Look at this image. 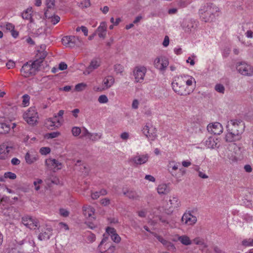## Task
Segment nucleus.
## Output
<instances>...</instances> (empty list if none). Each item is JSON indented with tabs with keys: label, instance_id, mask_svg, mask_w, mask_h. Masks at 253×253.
<instances>
[{
	"label": "nucleus",
	"instance_id": "obj_1",
	"mask_svg": "<svg viewBox=\"0 0 253 253\" xmlns=\"http://www.w3.org/2000/svg\"><path fill=\"white\" fill-rule=\"evenodd\" d=\"M194 82L196 83L193 77L189 76H181L174 78L171 83V86L173 90L177 94L186 96L192 92L193 89L189 87Z\"/></svg>",
	"mask_w": 253,
	"mask_h": 253
},
{
	"label": "nucleus",
	"instance_id": "obj_2",
	"mask_svg": "<svg viewBox=\"0 0 253 253\" xmlns=\"http://www.w3.org/2000/svg\"><path fill=\"white\" fill-rule=\"evenodd\" d=\"M228 132L226 134L225 139L227 142H234L240 138V135L244 130V124L239 120H230L227 125Z\"/></svg>",
	"mask_w": 253,
	"mask_h": 253
},
{
	"label": "nucleus",
	"instance_id": "obj_3",
	"mask_svg": "<svg viewBox=\"0 0 253 253\" xmlns=\"http://www.w3.org/2000/svg\"><path fill=\"white\" fill-rule=\"evenodd\" d=\"M220 10L218 7L212 3H207L199 10L201 19L205 22L212 21L218 16Z\"/></svg>",
	"mask_w": 253,
	"mask_h": 253
},
{
	"label": "nucleus",
	"instance_id": "obj_4",
	"mask_svg": "<svg viewBox=\"0 0 253 253\" xmlns=\"http://www.w3.org/2000/svg\"><path fill=\"white\" fill-rule=\"evenodd\" d=\"M180 163L174 160L168 161L167 170L170 174L177 181L181 180V177L185 174L186 170L183 168H179Z\"/></svg>",
	"mask_w": 253,
	"mask_h": 253
},
{
	"label": "nucleus",
	"instance_id": "obj_5",
	"mask_svg": "<svg viewBox=\"0 0 253 253\" xmlns=\"http://www.w3.org/2000/svg\"><path fill=\"white\" fill-rule=\"evenodd\" d=\"M24 120L28 124L31 126L37 125L39 116L35 107H30L23 115Z\"/></svg>",
	"mask_w": 253,
	"mask_h": 253
},
{
	"label": "nucleus",
	"instance_id": "obj_6",
	"mask_svg": "<svg viewBox=\"0 0 253 253\" xmlns=\"http://www.w3.org/2000/svg\"><path fill=\"white\" fill-rule=\"evenodd\" d=\"M39 67V62L34 61L32 64L27 63L24 64L21 69V75L25 77H29L34 74L36 70Z\"/></svg>",
	"mask_w": 253,
	"mask_h": 253
},
{
	"label": "nucleus",
	"instance_id": "obj_7",
	"mask_svg": "<svg viewBox=\"0 0 253 253\" xmlns=\"http://www.w3.org/2000/svg\"><path fill=\"white\" fill-rule=\"evenodd\" d=\"M146 67L143 65L135 66L133 70V76L134 78V82L137 83H142L147 73Z\"/></svg>",
	"mask_w": 253,
	"mask_h": 253
},
{
	"label": "nucleus",
	"instance_id": "obj_8",
	"mask_svg": "<svg viewBox=\"0 0 253 253\" xmlns=\"http://www.w3.org/2000/svg\"><path fill=\"white\" fill-rule=\"evenodd\" d=\"M108 241V237L103 235V238L98 247V250L100 253H113L115 251V247L111 245Z\"/></svg>",
	"mask_w": 253,
	"mask_h": 253
},
{
	"label": "nucleus",
	"instance_id": "obj_9",
	"mask_svg": "<svg viewBox=\"0 0 253 253\" xmlns=\"http://www.w3.org/2000/svg\"><path fill=\"white\" fill-rule=\"evenodd\" d=\"M62 44L68 47L80 46L82 44V40L78 37L69 36H65L62 39Z\"/></svg>",
	"mask_w": 253,
	"mask_h": 253
},
{
	"label": "nucleus",
	"instance_id": "obj_10",
	"mask_svg": "<svg viewBox=\"0 0 253 253\" xmlns=\"http://www.w3.org/2000/svg\"><path fill=\"white\" fill-rule=\"evenodd\" d=\"M38 230L39 232L38 238L40 241L49 239L52 234V228L47 225L41 226L39 225Z\"/></svg>",
	"mask_w": 253,
	"mask_h": 253
},
{
	"label": "nucleus",
	"instance_id": "obj_11",
	"mask_svg": "<svg viewBox=\"0 0 253 253\" xmlns=\"http://www.w3.org/2000/svg\"><path fill=\"white\" fill-rule=\"evenodd\" d=\"M22 223L31 230H35L40 225L39 220L37 218L28 215L22 217Z\"/></svg>",
	"mask_w": 253,
	"mask_h": 253
},
{
	"label": "nucleus",
	"instance_id": "obj_12",
	"mask_svg": "<svg viewBox=\"0 0 253 253\" xmlns=\"http://www.w3.org/2000/svg\"><path fill=\"white\" fill-rule=\"evenodd\" d=\"M197 221V218L192 214V211H186L181 219V223L187 226H193Z\"/></svg>",
	"mask_w": 253,
	"mask_h": 253
},
{
	"label": "nucleus",
	"instance_id": "obj_13",
	"mask_svg": "<svg viewBox=\"0 0 253 253\" xmlns=\"http://www.w3.org/2000/svg\"><path fill=\"white\" fill-rule=\"evenodd\" d=\"M142 131L146 137L150 140L153 141L157 137L156 128L150 123H146Z\"/></svg>",
	"mask_w": 253,
	"mask_h": 253
},
{
	"label": "nucleus",
	"instance_id": "obj_14",
	"mask_svg": "<svg viewBox=\"0 0 253 253\" xmlns=\"http://www.w3.org/2000/svg\"><path fill=\"white\" fill-rule=\"evenodd\" d=\"M169 64L168 59L163 56L156 57L154 61V66L155 68L161 72H165Z\"/></svg>",
	"mask_w": 253,
	"mask_h": 253
},
{
	"label": "nucleus",
	"instance_id": "obj_15",
	"mask_svg": "<svg viewBox=\"0 0 253 253\" xmlns=\"http://www.w3.org/2000/svg\"><path fill=\"white\" fill-rule=\"evenodd\" d=\"M237 70L244 76H251L253 75V66L246 63L241 62L237 66Z\"/></svg>",
	"mask_w": 253,
	"mask_h": 253
},
{
	"label": "nucleus",
	"instance_id": "obj_16",
	"mask_svg": "<svg viewBox=\"0 0 253 253\" xmlns=\"http://www.w3.org/2000/svg\"><path fill=\"white\" fill-rule=\"evenodd\" d=\"M45 166L47 168L54 172L61 169L63 167V164L58 160L48 158L45 160Z\"/></svg>",
	"mask_w": 253,
	"mask_h": 253
},
{
	"label": "nucleus",
	"instance_id": "obj_17",
	"mask_svg": "<svg viewBox=\"0 0 253 253\" xmlns=\"http://www.w3.org/2000/svg\"><path fill=\"white\" fill-rule=\"evenodd\" d=\"M44 125L48 129L52 130L55 128L59 127L62 125V122L61 120L58 118L56 115H54L53 118L46 119Z\"/></svg>",
	"mask_w": 253,
	"mask_h": 253
},
{
	"label": "nucleus",
	"instance_id": "obj_18",
	"mask_svg": "<svg viewBox=\"0 0 253 253\" xmlns=\"http://www.w3.org/2000/svg\"><path fill=\"white\" fill-rule=\"evenodd\" d=\"M179 206L180 202L178 198L176 197H172L167 202V205L164 209L165 212L167 214H169L173 212L174 209L178 208Z\"/></svg>",
	"mask_w": 253,
	"mask_h": 253
},
{
	"label": "nucleus",
	"instance_id": "obj_19",
	"mask_svg": "<svg viewBox=\"0 0 253 253\" xmlns=\"http://www.w3.org/2000/svg\"><path fill=\"white\" fill-rule=\"evenodd\" d=\"M207 130L214 134H220L223 131V127L219 123L214 122L208 125Z\"/></svg>",
	"mask_w": 253,
	"mask_h": 253
},
{
	"label": "nucleus",
	"instance_id": "obj_20",
	"mask_svg": "<svg viewBox=\"0 0 253 253\" xmlns=\"http://www.w3.org/2000/svg\"><path fill=\"white\" fill-rule=\"evenodd\" d=\"M220 140L214 137H209L204 142L206 147L209 149L218 148L219 147Z\"/></svg>",
	"mask_w": 253,
	"mask_h": 253
},
{
	"label": "nucleus",
	"instance_id": "obj_21",
	"mask_svg": "<svg viewBox=\"0 0 253 253\" xmlns=\"http://www.w3.org/2000/svg\"><path fill=\"white\" fill-rule=\"evenodd\" d=\"M101 63V60L100 58L95 57L93 58L89 65V66L86 68L84 73H87L88 74H90L93 70L97 69L100 65Z\"/></svg>",
	"mask_w": 253,
	"mask_h": 253
},
{
	"label": "nucleus",
	"instance_id": "obj_22",
	"mask_svg": "<svg viewBox=\"0 0 253 253\" xmlns=\"http://www.w3.org/2000/svg\"><path fill=\"white\" fill-rule=\"evenodd\" d=\"M83 213L86 218L90 220L94 219V209L89 205L84 206L83 208Z\"/></svg>",
	"mask_w": 253,
	"mask_h": 253
},
{
	"label": "nucleus",
	"instance_id": "obj_23",
	"mask_svg": "<svg viewBox=\"0 0 253 253\" xmlns=\"http://www.w3.org/2000/svg\"><path fill=\"white\" fill-rule=\"evenodd\" d=\"M115 83V79L113 76L109 75L105 77L102 81V89L106 90L110 88Z\"/></svg>",
	"mask_w": 253,
	"mask_h": 253
},
{
	"label": "nucleus",
	"instance_id": "obj_24",
	"mask_svg": "<svg viewBox=\"0 0 253 253\" xmlns=\"http://www.w3.org/2000/svg\"><path fill=\"white\" fill-rule=\"evenodd\" d=\"M106 232L108 235L111 236L112 240L114 242L119 243L121 241V237L114 228L108 227L106 229Z\"/></svg>",
	"mask_w": 253,
	"mask_h": 253
},
{
	"label": "nucleus",
	"instance_id": "obj_25",
	"mask_svg": "<svg viewBox=\"0 0 253 253\" xmlns=\"http://www.w3.org/2000/svg\"><path fill=\"white\" fill-rule=\"evenodd\" d=\"M149 159L147 154L137 155L131 158V161L136 165H142L146 163Z\"/></svg>",
	"mask_w": 253,
	"mask_h": 253
},
{
	"label": "nucleus",
	"instance_id": "obj_26",
	"mask_svg": "<svg viewBox=\"0 0 253 253\" xmlns=\"http://www.w3.org/2000/svg\"><path fill=\"white\" fill-rule=\"evenodd\" d=\"M123 194L129 199L133 200H139L140 198L136 191L130 189H124Z\"/></svg>",
	"mask_w": 253,
	"mask_h": 253
},
{
	"label": "nucleus",
	"instance_id": "obj_27",
	"mask_svg": "<svg viewBox=\"0 0 253 253\" xmlns=\"http://www.w3.org/2000/svg\"><path fill=\"white\" fill-rule=\"evenodd\" d=\"M177 239H173V241L176 242L179 241L182 245L185 246H189L192 244V241L190 239L189 237L186 235H183L181 236L177 235Z\"/></svg>",
	"mask_w": 253,
	"mask_h": 253
},
{
	"label": "nucleus",
	"instance_id": "obj_28",
	"mask_svg": "<svg viewBox=\"0 0 253 253\" xmlns=\"http://www.w3.org/2000/svg\"><path fill=\"white\" fill-rule=\"evenodd\" d=\"M38 159V155L32 152H27L25 156L26 162L30 165L36 162Z\"/></svg>",
	"mask_w": 253,
	"mask_h": 253
},
{
	"label": "nucleus",
	"instance_id": "obj_29",
	"mask_svg": "<svg viewBox=\"0 0 253 253\" xmlns=\"http://www.w3.org/2000/svg\"><path fill=\"white\" fill-rule=\"evenodd\" d=\"M10 148V147L4 144L0 145V159L5 160L7 158Z\"/></svg>",
	"mask_w": 253,
	"mask_h": 253
},
{
	"label": "nucleus",
	"instance_id": "obj_30",
	"mask_svg": "<svg viewBox=\"0 0 253 253\" xmlns=\"http://www.w3.org/2000/svg\"><path fill=\"white\" fill-rule=\"evenodd\" d=\"M106 23L102 22L100 23L99 26L97 28L98 36L101 38H104L106 35Z\"/></svg>",
	"mask_w": 253,
	"mask_h": 253
},
{
	"label": "nucleus",
	"instance_id": "obj_31",
	"mask_svg": "<svg viewBox=\"0 0 253 253\" xmlns=\"http://www.w3.org/2000/svg\"><path fill=\"white\" fill-rule=\"evenodd\" d=\"M46 19L48 20V21L51 22V24L53 25H56L57 23H58L60 20V18L59 16L53 15L51 16H50L49 15H48V10H47L45 13H44Z\"/></svg>",
	"mask_w": 253,
	"mask_h": 253
},
{
	"label": "nucleus",
	"instance_id": "obj_32",
	"mask_svg": "<svg viewBox=\"0 0 253 253\" xmlns=\"http://www.w3.org/2000/svg\"><path fill=\"white\" fill-rule=\"evenodd\" d=\"M33 13L32 8L31 7L27 8L22 14L23 19L29 20L32 22V14Z\"/></svg>",
	"mask_w": 253,
	"mask_h": 253
},
{
	"label": "nucleus",
	"instance_id": "obj_33",
	"mask_svg": "<svg viewBox=\"0 0 253 253\" xmlns=\"http://www.w3.org/2000/svg\"><path fill=\"white\" fill-rule=\"evenodd\" d=\"M169 190L168 185L166 184H160L157 188V191L159 194H167Z\"/></svg>",
	"mask_w": 253,
	"mask_h": 253
},
{
	"label": "nucleus",
	"instance_id": "obj_34",
	"mask_svg": "<svg viewBox=\"0 0 253 253\" xmlns=\"http://www.w3.org/2000/svg\"><path fill=\"white\" fill-rule=\"evenodd\" d=\"M10 126L5 123H0V134L6 133L9 131Z\"/></svg>",
	"mask_w": 253,
	"mask_h": 253
},
{
	"label": "nucleus",
	"instance_id": "obj_35",
	"mask_svg": "<svg viewBox=\"0 0 253 253\" xmlns=\"http://www.w3.org/2000/svg\"><path fill=\"white\" fill-rule=\"evenodd\" d=\"M102 134L101 133H91L88 139L92 141H96L99 140L102 137Z\"/></svg>",
	"mask_w": 253,
	"mask_h": 253
},
{
	"label": "nucleus",
	"instance_id": "obj_36",
	"mask_svg": "<svg viewBox=\"0 0 253 253\" xmlns=\"http://www.w3.org/2000/svg\"><path fill=\"white\" fill-rule=\"evenodd\" d=\"M87 87V84L84 83L78 84L75 85V90L76 91L80 92L84 90Z\"/></svg>",
	"mask_w": 253,
	"mask_h": 253
},
{
	"label": "nucleus",
	"instance_id": "obj_37",
	"mask_svg": "<svg viewBox=\"0 0 253 253\" xmlns=\"http://www.w3.org/2000/svg\"><path fill=\"white\" fill-rule=\"evenodd\" d=\"M114 70L117 74H122L124 71V67L122 65L117 64L114 65Z\"/></svg>",
	"mask_w": 253,
	"mask_h": 253
},
{
	"label": "nucleus",
	"instance_id": "obj_38",
	"mask_svg": "<svg viewBox=\"0 0 253 253\" xmlns=\"http://www.w3.org/2000/svg\"><path fill=\"white\" fill-rule=\"evenodd\" d=\"M60 135V133L59 132H52L50 133H48L45 134V137L47 138H54L57 137Z\"/></svg>",
	"mask_w": 253,
	"mask_h": 253
},
{
	"label": "nucleus",
	"instance_id": "obj_39",
	"mask_svg": "<svg viewBox=\"0 0 253 253\" xmlns=\"http://www.w3.org/2000/svg\"><path fill=\"white\" fill-rule=\"evenodd\" d=\"M42 183V180L40 179H37L34 181L35 189L39 191L41 188V185Z\"/></svg>",
	"mask_w": 253,
	"mask_h": 253
},
{
	"label": "nucleus",
	"instance_id": "obj_40",
	"mask_svg": "<svg viewBox=\"0 0 253 253\" xmlns=\"http://www.w3.org/2000/svg\"><path fill=\"white\" fill-rule=\"evenodd\" d=\"M4 178L15 179L16 178V175L12 172L8 171L4 173Z\"/></svg>",
	"mask_w": 253,
	"mask_h": 253
},
{
	"label": "nucleus",
	"instance_id": "obj_41",
	"mask_svg": "<svg viewBox=\"0 0 253 253\" xmlns=\"http://www.w3.org/2000/svg\"><path fill=\"white\" fill-rule=\"evenodd\" d=\"M72 133L74 136H78L81 133V129L79 127L74 126L72 129Z\"/></svg>",
	"mask_w": 253,
	"mask_h": 253
},
{
	"label": "nucleus",
	"instance_id": "obj_42",
	"mask_svg": "<svg viewBox=\"0 0 253 253\" xmlns=\"http://www.w3.org/2000/svg\"><path fill=\"white\" fill-rule=\"evenodd\" d=\"M22 104L24 106H27L29 104L30 97L27 94H25L22 97Z\"/></svg>",
	"mask_w": 253,
	"mask_h": 253
},
{
	"label": "nucleus",
	"instance_id": "obj_43",
	"mask_svg": "<svg viewBox=\"0 0 253 253\" xmlns=\"http://www.w3.org/2000/svg\"><path fill=\"white\" fill-rule=\"evenodd\" d=\"M40 153L42 155H46L50 152V149L49 147H42L40 150Z\"/></svg>",
	"mask_w": 253,
	"mask_h": 253
},
{
	"label": "nucleus",
	"instance_id": "obj_44",
	"mask_svg": "<svg viewBox=\"0 0 253 253\" xmlns=\"http://www.w3.org/2000/svg\"><path fill=\"white\" fill-rule=\"evenodd\" d=\"M242 245L246 247L253 246V240L251 239H246L242 241Z\"/></svg>",
	"mask_w": 253,
	"mask_h": 253
},
{
	"label": "nucleus",
	"instance_id": "obj_45",
	"mask_svg": "<svg viewBox=\"0 0 253 253\" xmlns=\"http://www.w3.org/2000/svg\"><path fill=\"white\" fill-rule=\"evenodd\" d=\"M98 101L100 103H106L108 102V99L106 95H101L98 97Z\"/></svg>",
	"mask_w": 253,
	"mask_h": 253
},
{
	"label": "nucleus",
	"instance_id": "obj_46",
	"mask_svg": "<svg viewBox=\"0 0 253 253\" xmlns=\"http://www.w3.org/2000/svg\"><path fill=\"white\" fill-rule=\"evenodd\" d=\"M215 89L216 91L223 93L224 92V87L222 84H217L215 86Z\"/></svg>",
	"mask_w": 253,
	"mask_h": 253
},
{
	"label": "nucleus",
	"instance_id": "obj_47",
	"mask_svg": "<svg viewBox=\"0 0 253 253\" xmlns=\"http://www.w3.org/2000/svg\"><path fill=\"white\" fill-rule=\"evenodd\" d=\"M194 243L198 245H204V240L201 239L200 237H196L193 240Z\"/></svg>",
	"mask_w": 253,
	"mask_h": 253
},
{
	"label": "nucleus",
	"instance_id": "obj_48",
	"mask_svg": "<svg viewBox=\"0 0 253 253\" xmlns=\"http://www.w3.org/2000/svg\"><path fill=\"white\" fill-rule=\"evenodd\" d=\"M45 3L47 8H51L54 5V0H46Z\"/></svg>",
	"mask_w": 253,
	"mask_h": 253
},
{
	"label": "nucleus",
	"instance_id": "obj_49",
	"mask_svg": "<svg viewBox=\"0 0 253 253\" xmlns=\"http://www.w3.org/2000/svg\"><path fill=\"white\" fill-rule=\"evenodd\" d=\"M156 238H157V240L159 242H160L162 244H163L164 245L167 246L169 243V242L168 241H167L166 240H165V239H164L162 237H161L160 236H156Z\"/></svg>",
	"mask_w": 253,
	"mask_h": 253
},
{
	"label": "nucleus",
	"instance_id": "obj_50",
	"mask_svg": "<svg viewBox=\"0 0 253 253\" xmlns=\"http://www.w3.org/2000/svg\"><path fill=\"white\" fill-rule=\"evenodd\" d=\"M100 204L104 206H107L110 204V200L108 198H104L100 200Z\"/></svg>",
	"mask_w": 253,
	"mask_h": 253
},
{
	"label": "nucleus",
	"instance_id": "obj_51",
	"mask_svg": "<svg viewBox=\"0 0 253 253\" xmlns=\"http://www.w3.org/2000/svg\"><path fill=\"white\" fill-rule=\"evenodd\" d=\"M60 214L63 217H67L69 215V211L64 209H61L59 210Z\"/></svg>",
	"mask_w": 253,
	"mask_h": 253
},
{
	"label": "nucleus",
	"instance_id": "obj_52",
	"mask_svg": "<svg viewBox=\"0 0 253 253\" xmlns=\"http://www.w3.org/2000/svg\"><path fill=\"white\" fill-rule=\"evenodd\" d=\"M96 239V236L94 234L92 233H89L87 237V240L89 242L92 243L95 241Z\"/></svg>",
	"mask_w": 253,
	"mask_h": 253
},
{
	"label": "nucleus",
	"instance_id": "obj_53",
	"mask_svg": "<svg viewBox=\"0 0 253 253\" xmlns=\"http://www.w3.org/2000/svg\"><path fill=\"white\" fill-rule=\"evenodd\" d=\"M100 196L99 193L98 192H92L91 193V197L93 200H96L98 199Z\"/></svg>",
	"mask_w": 253,
	"mask_h": 253
},
{
	"label": "nucleus",
	"instance_id": "obj_54",
	"mask_svg": "<svg viewBox=\"0 0 253 253\" xmlns=\"http://www.w3.org/2000/svg\"><path fill=\"white\" fill-rule=\"evenodd\" d=\"M40 54H41V56H40V59L39 60V59H37L35 61H38L39 62V66H40L41 63H42L43 60L45 58L46 54L45 52H41L40 53Z\"/></svg>",
	"mask_w": 253,
	"mask_h": 253
},
{
	"label": "nucleus",
	"instance_id": "obj_55",
	"mask_svg": "<svg viewBox=\"0 0 253 253\" xmlns=\"http://www.w3.org/2000/svg\"><path fill=\"white\" fill-rule=\"evenodd\" d=\"M6 65L8 69H12L15 66V64L14 62L9 60L6 63Z\"/></svg>",
	"mask_w": 253,
	"mask_h": 253
},
{
	"label": "nucleus",
	"instance_id": "obj_56",
	"mask_svg": "<svg viewBox=\"0 0 253 253\" xmlns=\"http://www.w3.org/2000/svg\"><path fill=\"white\" fill-rule=\"evenodd\" d=\"M11 162L13 165L16 166L20 164V161L16 158H13L12 159Z\"/></svg>",
	"mask_w": 253,
	"mask_h": 253
},
{
	"label": "nucleus",
	"instance_id": "obj_57",
	"mask_svg": "<svg viewBox=\"0 0 253 253\" xmlns=\"http://www.w3.org/2000/svg\"><path fill=\"white\" fill-rule=\"evenodd\" d=\"M147 211L146 210H143L138 211V216L141 217H144L146 215Z\"/></svg>",
	"mask_w": 253,
	"mask_h": 253
},
{
	"label": "nucleus",
	"instance_id": "obj_58",
	"mask_svg": "<svg viewBox=\"0 0 253 253\" xmlns=\"http://www.w3.org/2000/svg\"><path fill=\"white\" fill-rule=\"evenodd\" d=\"M82 4L83 7H89L90 5V0H84L82 2Z\"/></svg>",
	"mask_w": 253,
	"mask_h": 253
},
{
	"label": "nucleus",
	"instance_id": "obj_59",
	"mask_svg": "<svg viewBox=\"0 0 253 253\" xmlns=\"http://www.w3.org/2000/svg\"><path fill=\"white\" fill-rule=\"evenodd\" d=\"M181 164L183 167L188 168L191 165V163L189 161H183L182 162Z\"/></svg>",
	"mask_w": 253,
	"mask_h": 253
},
{
	"label": "nucleus",
	"instance_id": "obj_60",
	"mask_svg": "<svg viewBox=\"0 0 253 253\" xmlns=\"http://www.w3.org/2000/svg\"><path fill=\"white\" fill-rule=\"evenodd\" d=\"M67 68V65L64 62H61L59 65V69L61 70H64Z\"/></svg>",
	"mask_w": 253,
	"mask_h": 253
},
{
	"label": "nucleus",
	"instance_id": "obj_61",
	"mask_svg": "<svg viewBox=\"0 0 253 253\" xmlns=\"http://www.w3.org/2000/svg\"><path fill=\"white\" fill-rule=\"evenodd\" d=\"M139 102L138 100L134 99L132 103V108L136 109L138 108Z\"/></svg>",
	"mask_w": 253,
	"mask_h": 253
},
{
	"label": "nucleus",
	"instance_id": "obj_62",
	"mask_svg": "<svg viewBox=\"0 0 253 253\" xmlns=\"http://www.w3.org/2000/svg\"><path fill=\"white\" fill-rule=\"evenodd\" d=\"M169 37L167 36H165V37L164 38V40L163 42V45L165 47H167L169 45Z\"/></svg>",
	"mask_w": 253,
	"mask_h": 253
},
{
	"label": "nucleus",
	"instance_id": "obj_63",
	"mask_svg": "<svg viewBox=\"0 0 253 253\" xmlns=\"http://www.w3.org/2000/svg\"><path fill=\"white\" fill-rule=\"evenodd\" d=\"M145 179L151 182L155 181V178L151 175H146L145 176Z\"/></svg>",
	"mask_w": 253,
	"mask_h": 253
},
{
	"label": "nucleus",
	"instance_id": "obj_64",
	"mask_svg": "<svg viewBox=\"0 0 253 253\" xmlns=\"http://www.w3.org/2000/svg\"><path fill=\"white\" fill-rule=\"evenodd\" d=\"M157 218L159 219V220L161 222H162L163 223H164L165 224L169 223L168 220L165 217H163L161 216L156 217V218Z\"/></svg>",
	"mask_w": 253,
	"mask_h": 253
}]
</instances>
